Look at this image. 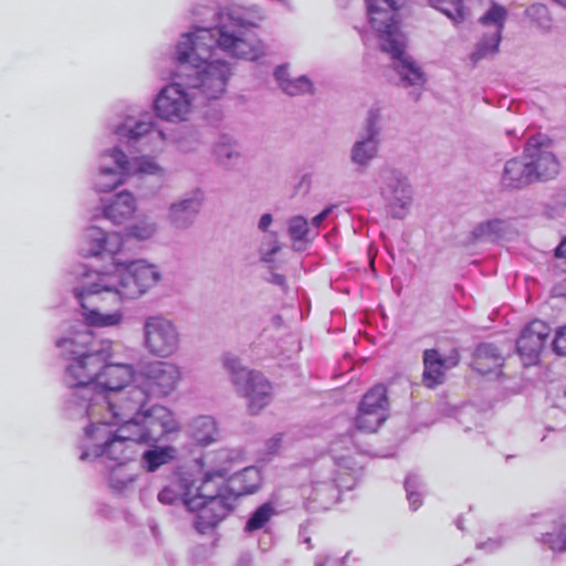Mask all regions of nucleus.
Here are the masks:
<instances>
[{"instance_id": "obj_1", "label": "nucleus", "mask_w": 566, "mask_h": 566, "mask_svg": "<svg viewBox=\"0 0 566 566\" xmlns=\"http://www.w3.org/2000/svg\"><path fill=\"white\" fill-rule=\"evenodd\" d=\"M218 46L239 59L255 61L264 55L261 41H250L244 36L243 27L222 25L218 29H200L182 35L177 45V60L196 69V85L208 98H217L226 91L231 75L230 65L222 61H210L213 49Z\"/></svg>"}, {"instance_id": "obj_2", "label": "nucleus", "mask_w": 566, "mask_h": 566, "mask_svg": "<svg viewBox=\"0 0 566 566\" xmlns=\"http://www.w3.org/2000/svg\"><path fill=\"white\" fill-rule=\"evenodd\" d=\"M158 280L155 266L143 261L115 264L112 272L98 274V282L75 289L74 294L90 325L115 326L122 322L123 314L119 311L103 313L107 308L106 303L118 305L123 298L139 297Z\"/></svg>"}, {"instance_id": "obj_3", "label": "nucleus", "mask_w": 566, "mask_h": 566, "mask_svg": "<svg viewBox=\"0 0 566 566\" xmlns=\"http://www.w3.org/2000/svg\"><path fill=\"white\" fill-rule=\"evenodd\" d=\"M226 470L206 472L200 478L179 474L158 493V500L164 504L182 501L189 511L197 513L195 527L205 534L213 530L232 510L226 496Z\"/></svg>"}, {"instance_id": "obj_4", "label": "nucleus", "mask_w": 566, "mask_h": 566, "mask_svg": "<svg viewBox=\"0 0 566 566\" xmlns=\"http://www.w3.org/2000/svg\"><path fill=\"white\" fill-rule=\"evenodd\" d=\"M74 345L69 350L71 363L65 369V380L70 387L82 388L94 385L97 389L101 369L113 356L112 343L98 345L90 332L77 333L74 340L59 339L56 345Z\"/></svg>"}, {"instance_id": "obj_5", "label": "nucleus", "mask_w": 566, "mask_h": 566, "mask_svg": "<svg viewBox=\"0 0 566 566\" xmlns=\"http://www.w3.org/2000/svg\"><path fill=\"white\" fill-rule=\"evenodd\" d=\"M224 366L232 373L238 390L249 399L251 413L260 412L270 403L272 385L260 371L240 367L239 359L234 357H226Z\"/></svg>"}, {"instance_id": "obj_6", "label": "nucleus", "mask_w": 566, "mask_h": 566, "mask_svg": "<svg viewBox=\"0 0 566 566\" xmlns=\"http://www.w3.org/2000/svg\"><path fill=\"white\" fill-rule=\"evenodd\" d=\"M102 399L106 403L111 419L97 424L118 427L135 423L148 400L146 391L139 386H130L127 389L107 394Z\"/></svg>"}, {"instance_id": "obj_7", "label": "nucleus", "mask_w": 566, "mask_h": 566, "mask_svg": "<svg viewBox=\"0 0 566 566\" xmlns=\"http://www.w3.org/2000/svg\"><path fill=\"white\" fill-rule=\"evenodd\" d=\"M134 439L139 443H156L171 432L179 430V423L172 412L164 406L156 405L142 412L132 423Z\"/></svg>"}, {"instance_id": "obj_8", "label": "nucleus", "mask_w": 566, "mask_h": 566, "mask_svg": "<svg viewBox=\"0 0 566 566\" xmlns=\"http://www.w3.org/2000/svg\"><path fill=\"white\" fill-rule=\"evenodd\" d=\"M143 390L149 397H166L174 392L180 380L179 368L167 361H155L149 364L143 375Z\"/></svg>"}, {"instance_id": "obj_9", "label": "nucleus", "mask_w": 566, "mask_h": 566, "mask_svg": "<svg viewBox=\"0 0 566 566\" xmlns=\"http://www.w3.org/2000/svg\"><path fill=\"white\" fill-rule=\"evenodd\" d=\"M138 443L134 439L130 427L120 426L101 446L98 455L109 465L126 467L135 461L137 454L136 444Z\"/></svg>"}, {"instance_id": "obj_10", "label": "nucleus", "mask_w": 566, "mask_h": 566, "mask_svg": "<svg viewBox=\"0 0 566 566\" xmlns=\"http://www.w3.org/2000/svg\"><path fill=\"white\" fill-rule=\"evenodd\" d=\"M551 337V327L541 319H533L521 332L516 350L524 365H535Z\"/></svg>"}, {"instance_id": "obj_11", "label": "nucleus", "mask_w": 566, "mask_h": 566, "mask_svg": "<svg viewBox=\"0 0 566 566\" xmlns=\"http://www.w3.org/2000/svg\"><path fill=\"white\" fill-rule=\"evenodd\" d=\"M156 115L168 122H182L192 111V104L188 94L179 84H170L164 87L155 99Z\"/></svg>"}, {"instance_id": "obj_12", "label": "nucleus", "mask_w": 566, "mask_h": 566, "mask_svg": "<svg viewBox=\"0 0 566 566\" xmlns=\"http://www.w3.org/2000/svg\"><path fill=\"white\" fill-rule=\"evenodd\" d=\"M146 346L157 356H169L178 347V335L174 325L161 317H150L145 324Z\"/></svg>"}, {"instance_id": "obj_13", "label": "nucleus", "mask_w": 566, "mask_h": 566, "mask_svg": "<svg viewBox=\"0 0 566 566\" xmlns=\"http://www.w3.org/2000/svg\"><path fill=\"white\" fill-rule=\"evenodd\" d=\"M459 361L460 354L455 348L447 355H442L434 348L426 349L423 352V385L428 388H434L442 384L446 371L458 366Z\"/></svg>"}, {"instance_id": "obj_14", "label": "nucleus", "mask_w": 566, "mask_h": 566, "mask_svg": "<svg viewBox=\"0 0 566 566\" xmlns=\"http://www.w3.org/2000/svg\"><path fill=\"white\" fill-rule=\"evenodd\" d=\"M134 378V369L128 364L104 363L99 373L97 388L102 389V397L107 394L127 389Z\"/></svg>"}, {"instance_id": "obj_15", "label": "nucleus", "mask_w": 566, "mask_h": 566, "mask_svg": "<svg viewBox=\"0 0 566 566\" xmlns=\"http://www.w3.org/2000/svg\"><path fill=\"white\" fill-rule=\"evenodd\" d=\"M87 248L84 250L85 255L93 256L104 252L114 255L120 251L123 245V238L119 233H106L101 228H88L83 237Z\"/></svg>"}, {"instance_id": "obj_16", "label": "nucleus", "mask_w": 566, "mask_h": 566, "mask_svg": "<svg viewBox=\"0 0 566 566\" xmlns=\"http://www.w3.org/2000/svg\"><path fill=\"white\" fill-rule=\"evenodd\" d=\"M369 22L380 35H395L398 25L394 11L403 4L405 0H382L389 10L378 7L375 0H366Z\"/></svg>"}, {"instance_id": "obj_17", "label": "nucleus", "mask_w": 566, "mask_h": 566, "mask_svg": "<svg viewBox=\"0 0 566 566\" xmlns=\"http://www.w3.org/2000/svg\"><path fill=\"white\" fill-rule=\"evenodd\" d=\"M108 155L116 164V168H104L101 170L96 181V188L99 192H111L124 184L129 170V161L123 150L114 148Z\"/></svg>"}, {"instance_id": "obj_18", "label": "nucleus", "mask_w": 566, "mask_h": 566, "mask_svg": "<svg viewBox=\"0 0 566 566\" xmlns=\"http://www.w3.org/2000/svg\"><path fill=\"white\" fill-rule=\"evenodd\" d=\"M535 176L528 161L513 158L506 163L501 182L507 189H520L535 182Z\"/></svg>"}, {"instance_id": "obj_19", "label": "nucleus", "mask_w": 566, "mask_h": 566, "mask_svg": "<svg viewBox=\"0 0 566 566\" xmlns=\"http://www.w3.org/2000/svg\"><path fill=\"white\" fill-rule=\"evenodd\" d=\"M527 156L531 158L528 164L535 170V181L548 180L554 178L559 171V164L554 154L541 148H535L531 153V147L525 149Z\"/></svg>"}, {"instance_id": "obj_20", "label": "nucleus", "mask_w": 566, "mask_h": 566, "mask_svg": "<svg viewBox=\"0 0 566 566\" xmlns=\"http://www.w3.org/2000/svg\"><path fill=\"white\" fill-rule=\"evenodd\" d=\"M136 208L134 196L128 191H122L104 207V216L113 223L120 224L135 213Z\"/></svg>"}, {"instance_id": "obj_21", "label": "nucleus", "mask_w": 566, "mask_h": 566, "mask_svg": "<svg viewBox=\"0 0 566 566\" xmlns=\"http://www.w3.org/2000/svg\"><path fill=\"white\" fill-rule=\"evenodd\" d=\"M475 368L483 374L503 365V357L496 346L493 344H481L476 347L474 354Z\"/></svg>"}, {"instance_id": "obj_22", "label": "nucleus", "mask_w": 566, "mask_h": 566, "mask_svg": "<svg viewBox=\"0 0 566 566\" xmlns=\"http://www.w3.org/2000/svg\"><path fill=\"white\" fill-rule=\"evenodd\" d=\"M192 438L197 444L207 447L219 438V430L213 418L201 416L193 421Z\"/></svg>"}, {"instance_id": "obj_23", "label": "nucleus", "mask_w": 566, "mask_h": 566, "mask_svg": "<svg viewBox=\"0 0 566 566\" xmlns=\"http://www.w3.org/2000/svg\"><path fill=\"white\" fill-rule=\"evenodd\" d=\"M274 75L281 88L289 95L294 96L312 92L313 86L307 77L291 78L285 66H279Z\"/></svg>"}, {"instance_id": "obj_24", "label": "nucleus", "mask_w": 566, "mask_h": 566, "mask_svg": "<svg viewBox=\"0 0 566 566\" xmlns=\"http://www.w3.org/2000/svg\"><path fill=\"white\" fill-rule=\"evenodd\" d=\"M377 116L371 112L368 118V130L370 136L364 140L355 144L353 149V160L357 164L364 165L369 159L374 157L377 151L376 143L374 140V135L376 130L374 126L376 125Z\"/></svg>"}, {"instance_id": "obj_25", "label": "nucleus", "mask_w": 566, "mask_h": 566, "mask_svg": "<svg viewBox=\"0 0 566 566\" xmlns=\"http://www.w3.org/2000/svg\"><path fill=\"white\" fill-rule=\"evenodd\" d=\"M387 413L382 411H375L364 408L363 406L358 407V412L355 418L356 428L366 433L376 432L380 426L386 421Z\"/></svg>"}, {"instance_id": "obj_26", "label": "nucleus", "mask_w": 566, "mask_h": 566, "mask_svg": "<svg viewBox=\"0 0 566 566\" xmlns=\"http://www.w3.org/2000/svg\"><path fill=\"white\" fill-rule=\"evenodd\" d=\"M387 388L379 384L370 388L361 398L359 406L369 410L382 411L388 415Z\"/></svg>"}, {"instance_id": "obj_27", "label": "nucleus", "mask_w": 566, "mask_h": 566, "mask_svg": "<svg viewBox=\"0 0 566 566\" xmlns=\"http://www.w3.org/2000/svg\"><path fill=\"white\" fill-rule=\"evenodd\" d=\"M429 2L455 23L465 20V8L462 0H429Z\"/></svg>"}, {"instance_id": "obj_28", "label": "nucleus", "mask_w": 566, "mask_h": 566, "mask_svg": "<svg viewBox=\"0 0 566 566\" xmlns=\"http://www.w3.org/2000/svg\"><path fill=\"white\" fill-rule=\"evenodd\" d=\"M136 474L130 470V464L126 467L111 465L109 485L116 492H123L135 481Z\"/></svg>"}, {"instance_id": "obj_29", "label": "nucleus", "mask_w": 566, "mask_h": 566, "mask_svg": "<svg viewBox=\"0 0 566 566\" xmlns=\"http://www.w3.org/2000/svg\"><path fill=\"white\" fill-rule=\"evenodd\" d=\"M175 449L165 447L160 449L148 450L144 453L143 458L146 462L147 470L153 472L160 465L169 462L174 458Z\"/></svg>"}, {"instance_id": "obj_30", "label": "nucleus", "mask_w": 566, "mask_h": 566, "mask_svg": "<svg viewBox=\"0 0 566 566\" xmlns=\"http://www.w3.org/2000/svg\"><path fill=\"white\" fill-rule=\"evenodd\" d=\"M275 514L272 503L266 502L259 506L245 524V530L249 532L262 528Z\"/></svg>"}, {"instance_id": "obj_31", "label": "nucleus", "mask_w": 566, "mask_h": 566, "mask_svg": "<svg viewBox=\"0 0 566 566\" xmlns=\"http://www.w3.org/2000/svg\"><path fill=\"white\" fill-rule=\"evenodd\" d=\"M505 19H506V10L502 6H499V4H493L491 7V9L480 19V21L484 24L494 23L496 25L495 44H494L495 49L497 48L499 42L501 40V31L503 30Z\"/></svg>"}, {"instance_id": "obj_32", "label": "nucleus", "mask_w": 566, "mask_h": 566, "mask_svg": "<svg viewBox=\"0 0 566 566\" xmlns=\"http://www.w3.org/2000/svg\"><path fill=\"white\" fill-rule=\"evenodd\" d=\"M396 70L400 76L411 85H418L424 82V77L420 69L417 67L409 59L401 60V63L396 65Z\"/></svg>"}, {"instance_id": "obj_33", "label": "nucleus", "mask_w": 566, "mask_h": 566, "mask_svg": "<svg viewBox=\"0 0 566 566\" xmlns=\"http://www.w3.org/2000/svg\"><path fill=\"white\" fill-rule=\"evenodd\" d=\"M381 43V50L384 52L390 53L391 56L401 63V60H406L405 56V45L400 41L396 40L394 35H385Z\"/></svg>"}, {"instance_id": "obj_34", "label": "nucleus", "mask_w": 566, "mask_h": 566, "mask_svg": "<svg viewBox=\"0 0 566 566\" xmlns=\"http://www.w3.org/2000/svg\"><path fill=\"white\" fill-rule=\"evenodd\" d=\"M289 233L294 241H302L308 233V222L305 218L297 216L291 219Z\"/></svg>"}, {"instance_id": "obj_35", "label": "nucleus", "mask_w": 566, "mask_h": 566, "mask_svg": "<svg viewBox=\"0 0 566 566\" xmlns=\"http://www.w3.org/2000/svg\"><path fill=\"white\" fill-rule=\"evenodd\" d=\"M147 134L161 135L160 132L156 130L151 123L138 122L135 127L128 130L127 137L130 139H138L139 137Z\"/></svg>"}, {"instance_id": "obj_36", "label": "nucleus", "mask_w": 566, "mask_h": 566, "mask_svg": "<svg viewBox=\"0 0 566 566\" xmlns=\"http://www.w3.org/2000/svg\"><path fill=\"white\" fill-rule=\"evenodd\" d=\"M154 227L149 223H137L128 229L127 234L138 240L149 239L154 234Z\"/></svg>"}, {"instance_id": "obj_37", "label": "nucleus", "mask_w": 566, "mask_h": 566, "mask_svg": "<svg viewBox=\"0 0 566 566\" xmlns=\"http://www.w3.org/2000/svg\"><path fill=\"white\" fill-rule=\"evenodd\" d=\"M136 172L139 174H157L160 171V167L151 159L142 157L134 160Z\"/></svg>"}, {"instance_id": "obj_38", "label": "nucleus", "mask_w": 566, "mask_h": 566, "mask_svg": "<svg viewBox=\"0 0 566 566\" xmlns=\"http://www.w3.org/2000/svg\"><path fill=\"white\" fill-rule=\"evenodd\" d=\"M187 210H191L193 213L198 212L199 203L192 199L185 200L179 203H174L171 206V213L174 216L175 222L179 223L178 213L185 212Z\"/></svg>"}, {"instance_id": "obj_39", "label": "nucleus", "mask_w": 566, "mask_h": 566, "mask_svg": "<svg viewBox=\"0 0 566 566\" xmlns=\"http://www.w3.org/2000/svg\"><path fill=\"white\" fill-rule=\"evenodd\" d=\"M552 346L557 355L566 356V326H562L556 331Z\"/></svg>"}, {"instance_id": "obj_40", "label": "nucleus", "mask_w": 566, "mask_h": 566, "mask_svg": "<svg viewBox=\"0 0 566 566\" xmlns=\"http://www.w3.org/2000/svg\"><path fill=\"white\" fill-rule=\"evenodd\" d=\"M545 542L549 546V548L553 551H560V552L566 551V538L565 537H560V536L554 537V536L547 534Z\"/></svg>"}, {"instance_id": "obj_41", "label": "nucleus", "mask_w": 566, "mask_h": 566, "mask_svg": "<svg viewBox=\"0 0 566 566\" xmlns=\"http://www.w3.org/2000/svg\"><path fill=\"white\" fill-rule=\"evenodd\" d=\"M332 209L331 208H326L324 209L321 213H318L317 216H315L312 220L313 224L315 227H319L321 223L327 218V216L331 213Z\"/></svg>"}, {"instance_id": "obj_42", "label": "nucleus", "mask_w": 566, "mask_h": 566, "mask_svg": "<svg viewBox=\"0 0 566 566\" xmlns=\"http://www.w3.org/2000/svg\"><path fill=\"white\" fill-rule=\"evenodd\" d=\"M271 223H272V216L270 213H265L261 217V219L259 221V228L262 231H266Z\"/></svg>"}, {"instance_id": "obj_43", "label": "nucleus", "mask_w": 566, "mask_h": 566, "mask_svg": "<svg viewBox=\"0 0 566 566\" xmlns=\"http://www.w3.org/2000/svg\"><path fill=\"white\" fill-rule=\"evenodd\" d=\"M555 255H556V258H565L566 259V238L555 249Z\"/></svg>"}, {"instance_id": "obj_44", "label": "nucleus", "mask_w": 566, "mask_h": 566, "mask_svg": "<svg viewBox=\"0 0 566 566\" xmlns=\"http://www.w3.org/2000/svg\"><path fill=\"white\" fill-rule=\"evenodd\" d=\"M251 475H254L256 479H259V473L258 471L253 470V469H245L239 476L238 479L239 480H244V479H248L250 478Z\"/></svg>"}, {"instance_id": "obj_45", "label": "nucleus", "mask_w": 566, "mask_h": 566, "mask_svg": "<svg viewBox=\"0 0 566 566\" xmlns=\"http://www.w3.org/2000/svg\"><path fill=\"white\" fill-rule=\"evenodd\" d=\"M258 489H259V485H258V483H256V484H253V485H250V486H247V488H242V491H243L244 493H253V492H255Z\"/></svg>"}, {"instance_id": "obj_46", "label": "nucleus", "mask_w": 566, "mask_h": 566, "mask_svg": "<svg viewBox=\"0 0 566 566\" xmlns=\"http://www.w3.org/2000/svg\"><path fill=\"white\" fill-rule=\"evenodd\" d=\"M217 151L219 156H226L228 158L231 157V153H228L224 146L219 147Z\"/></svg>"}, {"instance_id": "obj_47", "label": "nucleus", "mask_w": 566, "mask_h": 566, "mask_svg": "<svg viewBox=\"0 0 566 566\" xmlns=\"http://www.w3.org/2000/svg\"><path fill=\"white\" fill-rule=\"evenodd\" d=\"M555 1L566 8V0H555Z\"/></svg>"}]
</instances>
